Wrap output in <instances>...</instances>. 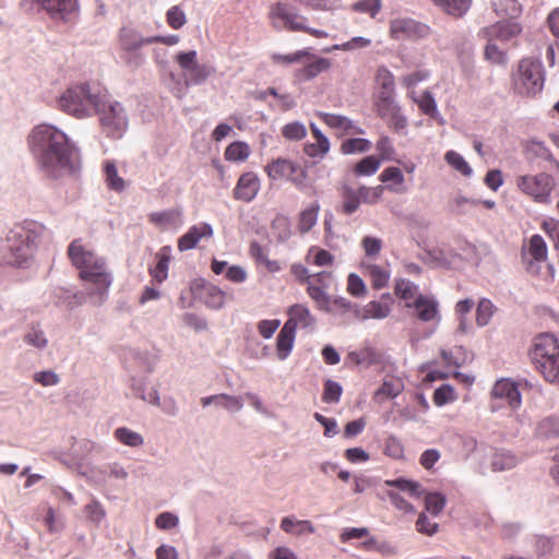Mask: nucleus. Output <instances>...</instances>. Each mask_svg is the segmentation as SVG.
I'll list each match as a JSON object with an SVG mask.
<instances>
[{
  "instance_id": "obj_63",
  "label": "nucleus",
  "mask_w": 559,
  "mask_h": 559,
  "mask_svg": "<svg viewBox=\"0 0 559 559\" xmlns=\"http://www.w3.org/2000/svg\"><path fill=\"white\" fill-rule=\"evenodd\" d=\"M454 400V389L450 384H442L433 393V402L437 406H443Z\"/></svg>"
},
{
  "instance_id": "obj_36",
  "label": "nucleus",
  "mask_w": 559,
  "mask_h": 559,
  "mask_svg": "<svg viewBox=\"0 0 559 559\" xmlns=\"http://www.w3.org/2000/svg\"><path fill=\"white\" fill-rule=\"evenodd\" d=\"M319 211L320 205L318 202L312 203L310 206L301 211L298 223L300 233H308L317 224Z\"/></svg>"
},
{
  "instance_id": "obj_42",
  "label": "nucleus",
  "mask_w": 559,
  "mask_h": 559,
  "mask_svg": "<svg viewBox=\"0 0 559 559\" xmlns=\"http://www.w3.org/2000/svg\"><path fill=\"white\" fill-rule=\"evenodd\" d=\"M381 160L374 155H369L360 159L354 167L357 177H368L377 173Z\"/></svg>"
},
{
  "instance_id": "obj_50",
  "label": "nucleus",
  "mask_w": 559,
  "mask_h": 559,
  "mask_svg": "<svg viewBox=\"0 0 559 559\" xmlns=\"http://www.w3.org/2000/svg\"><path fill=\"white\" fill-rule=\"evenodd\" d=\"M135 359L144 367L147 373H152L159 361V355L154 350H141L135 354Z\"/></svg>"
},
{
  "instance_id": "obj_33",
  "label": "nucleus",
  "mask_w": 559,
  "mask_h": 559,
  "mask_svg": "<svg viewBox=\"0 0 559 559\" xmlns=\"http://www.w3.org/2000/svg\"><path fill=\"white\" fill-rule=\"evenodd\" d=\"M535 433L540 439L559 438V417L548 416L539 420Z\"/></svg>"
},
{
  "instance_id": "obj_19",
  "label": "nucleus",
  "mask_w": 559,
  "mask_h": 559,
  "mask_svg": "<svg viewBox=\"0 0 559 559\" xmlns=\"http://www.w3.org/2000/svg\"><path fill=\"white\" fill-rule=\"evenodd\" d=\"M407 307H412L411 304L406 305ZM413 307L416 310V316L419 320L424 322L433 321L435 319H440L439 317V302L433 296H426L419 294L413 304Z\"/></svg>"
},
{
  "instance_id": "obj_29",
  "label": "nucleus",
  "mask_w": 559,
  "mask_h": 559,
  "mask_svg": "<svg viewBox=\"0 0 559 559\" xmlns=\"http://www.w3.org/2000/svg\"><path fill=\"white\" fill-rule=\"evenodd\" d=\"M295 337L296 332L292 326L284 324L276 336V350L280 360H285L289 356L294 347Z\"/></svg>"
},
{
  "instance_id": "obj_41",
  "label": "nucleus",
  "mask_w": 559,
  "mask_h": 559,
  "mask_svg": "<svg viewBox=\"0 0 559 559\" xmlns=\"http://www.w3.org/2000/svg\"><path fill=\"white\" fill-rule=\"evenodd\" d=\"M115 438L123 445L139 448L144 443V438L127 427H119L114 432Z\"/></svg>"
},
{
  "instance_id": "obj_12",
  "label": "nucleus",
  "mask_w": 559,
  "mask_h": 559,
  "mask_svg": "<svg viewBox=\"0 0 559 559\" xmlns=\"http://www.w3.org/2000/svg\"><path fill=\"white\" fill-rule=\"evenodd\" d=\"M300 64L301 67L295 70L294 78L298 82H308L326 72L331 68V60L316 56L309 50V56Z\"/></svg>"
},
{
  "instance_id": "obj_26",
  "label": "nucleus",
  "mask_w": 559,
  "mask_h": 559,
  "mask_svg": "<svg viewBox=\"0 0 559 559\" xmlns=\"http://www.w3.org/2000/svg\"><path fill=\"white\" fill-rule=\"evenodd\" d=\"M296 170L297 163L286 158L274 159L265 166V171L273 180H278L282 178H286L288 180L289 176L295 174Z\"/></svg>"
},
{
  "instance_id": "obj_35",
  "label": "nucleus",
  "mask_w": 559,
  "mask_h": 559,
  "mask_svg": "<svg viewBox=\"0 0 559 559\" xmlns=\"http://www.w3.org/2000/svg\"><path fill=\"white\" fill-rule=\"evenodd\" d=\"M433 2L448 14L461 17L468 11L472 0H433Z\"/></svg>"
},
{
  "instance_id": "obj_15",
  "label": "nucleus",
  "mask_w": 559,
  "mask_h": 559,
  "mask_svg": "<svg viewBox=\"0 0 559 559\" xmlns=\"http://www.w3.org/2000/svg\"><path fill=\"white\" fill-rule=\"evenodd\" d=\"M213 233L212 225L205 222L191 226L187 233L178 239L179 251L183 252L195 248L202 238H211Z\"/></svg>"
},
{
  "instance_id": "obj_9",
  "label": "nucleus",
  "mask_w": 559,
  "mask_h": 559,
  "mask_svg": "<svg viewBox=\"0 0 559 559\" xmlns=\"http://www.w3.org/2000/svg\"><path fill=\"white\" fill-rule=\"evenodd\" d=\"M518 189L531 197L535 202L549 204L551 202V192L555 189V178L542 171L536 175H522L515 180Z\"/></svg>"
},
{
  "instance_id": "obj_34",
  "label": "nucleus",
  "mask_w": 559,
  "mask_h": 559,
  "mask_svg": "<svg viewBox=\"0 0 559 559\" xmlns=\"http://www.w3.org/2000/svg\"><path fill=\"white\" fill-rule=\"evenodd\" d=\"M388 487H395L401 491L408 492L411 497L419 498L424 493V489L418 481L407 479L404 477H397L395 479H386L384 481Z\"/></svg>"
},
{
  "instance_id": "obj_64",
  "label": "nucleus",
  "mask_w": 559,
  "mask_h": 559,
  "mask_svg": "<svg viewBox=\"0 0 559 559\" xmlns=\"http://www.w3.org/2000/svg\"><path fill=\"white\" fill-rule=\"evenodd\" d=\"M347 290L354 297H361L366 293L362 278L356 273H350L347 278Z\"/></svg>"
},
{
  "instance_id": "obj_49",
  "label": "nucleus",
  "mask_w": 559,
  "mask_h": 559,
  "mask_svg": "<svg viewBox=\"0 0 559 559\" xmlns=\"http://www.w3.org/2000/svg\"><path fill=\"white\" fill-rule=\"evenodd\" d=\"M370 45H371V39L370 38H367V37H364V36H356V37H353L352 39H349V40H347V41H345L343 44H336L332 48L326 49L325 51H331V50H344V51L357 50V49L369 47Z\"/></svg>"
},
{
  "instance_id": "obj_55",
  "label": "nucleus",
  "mask_w": 559,
  "mask_h": 559,
  "mask_svg": "<svg viewBox=\"0 0 559 559\" xmlns=\"http://www.w3.org/2000/svg\"><path fill=\"white\" fill-rule=\"evenodd\" d=\"M368 272L374 288L380 289L388 285L390 274L381 266L371 264L368 266Z\"/></svg>"
},
{
  "instance_id": "obj_54",
  "label": "nucleus",
  "mask_w": 559,
  "mask_h": 559,
  "mask_svg": "<svg viewBox=\"0 0 559 559\" xmlns=\"http://www.w3.org/2000/svg\"><path fill=\"white\" fill-rule=\"evenodd\" d=\"M382 7L381 0H359L352 5L355 12L369 14L371 17L380 12Z\"/></svg>"
},
{
  "instance_id": "obj_27",
  "label": "nucleus",
  "mask_w": 559,
  "mask_h": 559,
  "mask_svg": "<svg viewBox=\"0 0 559 559\" xmlns=\"http://www.w3.org/2000/svg\"><path fill=\"white\" fill-rule=\"evenodd\" d=\"M321 119L325 124L334 129H341L346 132H352L354 134H364L365 131L360 127L356 126L355 122L346 116L321 112Z\"/></svg>"
},
{
  "instance_id": "obj_16",
  "label": "nucleus",
  "mask_w": 559,
  "mask_h": 559,
  "mask_svg": "<svg viewBox=\"0 0 559 559\" xmlns=\"http://www.w3.org/2000/svg\"><path fill=\"white\" fill-rule=\"evenodd\" d=\"M260 190V180L254 173L240 176L234 189V197L243 202H251Z\"/></svg>"
},
{
  "instance_id": "obj_47",
  "label": "nucleus",
  "mask_w": 559,
  "mask_h": 559,
  "mask_svg": "<svg viewBox=\"0 0 559 559\" xmlns=\"http://www.w3.org/2000/svg\"><path fill=\"white\" fill-rule=\"evenodd\" d=\"M106 181L108 187L115 191H121L124 188V181L118 176L117 167L114 162L107 160L104 166Z\"/></svg>"
},
{
  "instance_id": "obj_38",
  "label": "nucleus",
  "mask_w": 559,
  "mask_h": 559,
  "mask_svg": "<svg viewBox=\"0 0 559 559\" xmlns=\"http://www.w3.org/2000/svg\"><path fill=\"white\" fill-rule=\"evenodd\" d=\"M444 160L461 175L465 177H471L473 175V168L465 160L464 156L456 151H448L444 154Z\"/></svg>"
},
{
  "instance_id": "obj_48",
  "label": "nucleus",
  "mask_w": 559,
  "mask_h": 559,
  "mask_svg": "<svg viewBox=\"0 0 559 559\" xmlns=\"http://www.w3.org/2000/svg\"><path fill=\"white\" fill-rule=\"evenodd\" d=\"M417 103H418L420 110L426 116H429L431 118L439 117V111H438V106H437L436 99L430 92L425 91Z\"/></svg>"
},
{
  "instance_id": "obj_60",
  "label": "nucleus",
  "mask_w": 559,
  "mask_h": 559,
  "mask_svg": "<svg viewBox=\"0 0 559 559\" xmlns=\"http://www.w3.org/2000/svg\"><path fill=\"white\" fill-rule=\"evenodd\" d=\"M84 511L87 518L96 524H99L106 516L105 509L96 499H93L88 504H86Z\"/></svg>"
},
{
  "instance_id": "obj_2",
  "label": "nucleus",
  "mask_w": 559,
  "mask_h": 559,
  "mask_svg": "<svg viewBox=\"0 0 559 559\" xmlns=\"http://www.w3.org/2000/svg\"><path fill=\"white\" fill-rule=\"evenodd\" d=\"M68 254L73 265L79 269L81 278L88 285L92 302L100 305L112 283V275L108 272L104 258L86 250L79 239L69 245Z\"/></svg>"
},
{
  "instance_id": "obj_24",
  "label": "nucleus",
  "mask_w": 559,
  "mask_h": 559,
  "mask_svg": "<svg viewBox=\"0 0 559 559\" xmlns=\"http://www.w3.org/2000/svg\"><path fill=\"white\" fill-rule=\"evenodd\" d=\"M156 264L150 269L153 278L163 283L168 277L169 262L171 259V247L164 246L155 255Z\"/></svg>"
},
{
  "instance_id": "obj_20",
  "label": "nucleus",
  "mask_w": 559,
  "mask_h": 559,
  "mask_svg": "<svg viewBox=\"0 0 559 559\" xmlns=\"http://www.w3.org/2000/svg\"><path fill=\"white\" fill-rule=\"evenodd\" d=\"M528 251L531 259L527 260L525 255L523 257L524 263H526V270L532 274H537V263H540L547 259V246L544 238L540 235L532 236L530 240Z\"/></svg>"
},
{
  "instance_id": "obj_13",
  "label": "nucleus",
  "mask_w": 559,
  "mask_h": 559,
  "mask_svg": "<svg viewBox=\"0 0 559 559\" xmlns=\"http://www.w3.org/2000/svg\"><path fill=\"white\" fill-rule=\"evenodd\" d=\"M491 395L495 400H500L513 409L520 407L522 404V395L519 386L510 379L497 380L492 386Z\"/></svg>"
},
{
  "instance_id": "obj_40",
  "label": "nucleus",
  "mask_w": 559,
  "mask_h": 559,
  "mask_svg": "<svg viewBox=\"0 0 559 559\" xmlns=\"http://www.w3.org/2000/svg\"><path fill=\"white\" fill-rule=\"evenodd\" d=\"M76 295L63 287H53L49 290V301L56 306L73 308Z\"/></svg>"
},
{
  "instance_id": "obj_4",
  "label": "nucleus",
  "mask_w": 559,
  "mask_h": 559,
  "mask_svg": "<svg viewBox=\"0 0 559 559\" xmlns=\"http://www.w3.org/2000/svg\"><path fill=\"white\" fill-rule=\"evenodd\" d=\"M104 91L88 82L70 85L58 98L59 108L75 118H87L95 115Z\"/></svg>"
},
{
  "instance_id": "obj_53",
  "label": "nucleus",
  "mask_w": 559,
  "mask_h": 559,
  "mask_svg": "<svg viewBox=\"0 0 559 559\" xmlns=\"http://www.w3.org/2000/svg\"><path fill=\"white\" fill-rule=\"evenodd\" d=\"M307 56H309V48L297 50L287 55L273 53L271 58L275 63L290 64L302 62Z\"/></svg>"
},
{
  "instance_id": "obj_45",
  "label": "nucleus",
  "mask_w": 559,
  "mask_h": 559,
  "mask_svg": "<svg viewBox=\"0 0 559 559\" xmlns=\"http://www.w3.org/2000/svg\"><path fill=\"white\" fill-rule=\"evenodd\" d=\"M343 393L342 385L332 380L328 379L324 381L322 401L326 404H336L340 402Z\"/></svg>"
},
{
  "instance_id": "obj_30",
  "label": "nucleus",
  "mask_w": 559,
  "mask_h": 559,
  "mask_svg": "<svg viewBox=\"0 0 559 559\" xmlns=\"http://www.w3.org/2000/svg\"><path fill=\"white\" fill-rule=\"evenodd\" d=\"M404 390V383L401 378L386 377L382 385L376 391L374 399L382 402L385 399H394Z\"/></svg>"
},
{
  "instance_id": "obj_43",
  "label": "nucleus",
  "mask_w": 559,
  "mask_h": 559,
  "mask_svg": "<svg viewBox=\"0 0 559 559\" xmlns=\"http://www.w3.org/2000/svg\"><path fill=\"white\" fill-rule=\"evenodd\" d=\"M495 311L496 307L492 301L488 298H481L476 308L477 325L480 328L486 326L490 322Z\"/></svg>"
},
{
  "instance_id": "obj_62",
  "label": "nucleus",
  "mask_w": 559,
  "mask_h": 559,
  "mask_svg": "<svg viewBox=\"0 0 559 559\" xmlns=\"http://www.w3.org/2000/svg\"><path fill=\"white\" fill-rule=\"evenodd\" d=\"M417 288L416 285H414L409 280L406 278H400L395 282V294L404 299L409 300L414 297V292Z\"/></svg>"
},
{
  "instance_id": "obj_7",
  "label": "nucleus",
  "mask_w": 559,
  "mask_h": 559,
  "mask_svg": "<svg viewBox=\"0 0 559 559\" xmlns=\"http://www.w3.org/2000/svg\"><path fill=\"white\" fill-rule=\"evenodd\" d=\"M270 19L276 29L306 32L316 38L328 37L325 31L309 27L307 25L308 19L300 15L294 7L285 2H276L271 7Z\"/></svg>"
},
{
  "instance_id": "obj_57",
  "label": "nucleus",
  "mask_w": 559,
  "mask_h": 559,
  "mask_svg": "<svg viewBox=\"0 0 559 559\" xmlns=\"http://www.w3.org/2000/svg\"><path fill=\"white\" fill-rule=\"evenodd\" d=\"M485 57L488 61L496 64L507 63V56L504 51L501 50L495 43H492V38H490L486 45Z\"/></svg>"
},
{
  "instance_id": "obj_31",
  "label": "nucleus",
  "mask_w": 559,
  "mask_h": 559,
  "mask_svg": "<svg viewBox=\"0 0 559 559\" xmlns=\"http://www.w3.org/2000/svg\"><path fill=\"white\" fill-rule=\"evenodd\" d=\"M23 342L38 350L48 346V337L39 323H32L23 335Z\"/></svg>"
},
{
  "instance_id": "obj_8",
  "label": "nucleus",
  "mask_w": 559,
  "mask_h": 559,
  "mask_svg": "<svg viewBox=\"0 0 559 559\" xmlns=\"http://www.w3.org/2000/svg\"><path fill=\"white\" fill-rule=\"evenodd\" d=\"M99 103L95 115L99 117L103 131L108 136L120 139L128 127V118L123 106L119 102H110L106 91L102 93Z\"/></svg>"
},
{
  "instance_id": "obj_1",
  "label": "nucleus",
  "mask_w": 559,
  "mask_h": 559,
  "mask_svg": "<svg viewBox=\"0 0 559 559\" xmlns=\"http://www.w3.org/2000/svg\"><path fill=\"white\" fill-rule=\"evenodd\" d=\"M29 152L39 173L52 181L74 178L81 170V156L69 136L49 123L35 126L27 136Z\"/></svg>"
},
{
  "instance_id": "obj_23",
  "label": "nucleus",
  "mask_w": 559,
  "mask_h": 559,
  "mask_svg": "<svg viewBox=\"0 0 559 559\" xmlns=\"http://www.w3.org/2000/svg\"><path fill=\"white\" fill-rule=\"evenodd\" d=\"M393 304L392 296L386 293L383 294L380 298V300H371L369 301L362 310L361 318L364 320L367 319H384L386 318L391 312V306Z\"/></svg>"
},
{
  "instance_id": "obj_46",
  "label": "nucleus",
  "mask_w": 559,
  "mask_h": 559,
  "mask_svg": "<svg viewBox=\"0 0 559 559\" xmlns=\"http://www.w3.org/2000/svg\"><path fill=\"white\" fill-rule=\"evenodd\" d=\"M250 148L245 142H234L225 151V158L230 162H243L248 158Z\"/></svg>"
},
{
  "instance_id": "obj_58",
  "label": "nucleus",
  "mask_w": 559,
  "mask_h": 559,
  "mask_svg": "<svg viewBox=\"0 0 559 559\" xmlns=\"http://www.w3.org/2000/svg\"><path fill=\"white\" fill-rule=\"evenodd\" d=\"M166 19L168 25L174 29L181 28L187 22L183 10L178 5H174L167 11Z\"/></svg>"
},
{
  "instance_id": "obj_37",
  "label": "nucleus",
  "mask_w": 559,
  "mask_h": 559,
  "mask_svg": "<svg viewBox=\"0 0 559 559\" xmlns=\"http://www.w3.org/2000/svg\"><path fill=\"white\" fill-rule=\"evenodd\" d=\"M425 510L433 516L439 515L445 507L447 498L439 491L426 492L424 490Z\"/></svg>"
},
{
  "instance_id": "obj_22",
  "label": "nucleus",
  "mask_w": 559,
  "mask_h": 559,
  "mask_svg": "<svg viewBox=\"0 0 559 559\" xmlns=\"http://www.w3.org/2000/svg\"><path fill=\"white\" fill-rule=\"evenodd\" d=\"M316 323L314 317L311 314L308 307L296 304L288 309V320L284 323L290 325L296 332L299 329L312 328Z\"/></svg>"
},
{
  "instance_id": "obj_10",
  "label": "nucleus",
  "mask_w": 559,
  "mask_h": 559,
  "mask_svg": "<svg viewBox=\"0 0 559 559\" xmlns=\"http://www.w3.org/2000/svg\"><path fill=\"white\" fill-rule=\"evenodd\" d=\"M195 50L181 51L176 56V61L185 72V85H200L204 83L214 72L215 68L210 64H201L197 60Z\"/></svg>"
},
{
  "instance_id": "obj_25",
  "label": "nucleus",
  "mask_w": 559,
  "mask_h": 559,
  "mask_svg": "<svg viewBox=\"0 0 559 559\" xmlns=\"http://www.w3.org/2000/svg\"><path fill=\"white\" fill-rule=\"evenodd\" d=\"M492 39L508 41L521 33V26L513 21H500L487 28Z\"/></svg>"
},
{
  "instance_id": "obj_5",
  "label": "nucleus",
  "mask_w": 559,
  "mask_h": 559,
  "mask_svg": "<svg viewBox=\"0 0 559 559\" xmlns=\"http://www.w3.org/2000/svg\"><path fill=\"white\" fill-rule=\"evenodd\" d=\"M530 356L547 381L559 382V344L554 335L545 334L536 338Z\"/></svg>"
},
{
  "instance_id": "obj_11",
  "label": "nucleus",
  "mask_w": 559,
  "mask_h": 559,
  "mask_svg": "<svg viewBox=\"0 0 559 559\" xmlns=\"http://www.w3.org/2000/svg\"><path fill=\"white\" fill-rule=\"evenodd\" d=\"M428 27L411 17H397L390 23V34L395 40L415 39L427 35Z\"/></svg>"
},
{
  "instance_id": "obj_39",
  "label": "nucleus",
  "mask_w": 559,
  "mask_h": 559,
  "mask_svg": "<svg viewBox=\"0 0 559 559\" xmlns=\"http://www.w3.org/2000/svg\"><path fill=\"white\" fill-rule=\"evenodd\" d=\"M371 148V142L364 138H352L342 142L340 152L343 155L366 153Z\"/></svg>"
},
{
  "instance_id": "obj_51",
  "label": "nucleus",
  "mask_w": 559,
  "mask_h": 559,
  "mask_svg": "<svg viewBox=\"0 0 559 559\" xmlns=\"http://www.w3.org/2000/svg\"><path fill=\"white\" fill-rule=\"evenodd\" d=\"M326 287L316 285L313 282H308L307 292L309 296L317 302L320 309L328 307L330 297L325 292Z\"/></svg>"
},
{
  "instance_id": "obj_6",
  "label": "nucleus",
  "mask_w": 559,
  "mask_h": 559,
  "mask_svg": "<svg viewBox=\"0 0 559 559\" xmlns=\"http://www.w3.org/2000/svg\"><path fill=\"white\" fill-rule=\"evenodd\" d=\"M545 72L542 61L525 58L520 61L513 75V90L521 96H535L542 92Z\"/></svg>"
},
{
  "instance_id": "obj_18",
  "label": "nucleus",
  "mask_w": 559,
  "mask_h": 559,
  "mask_svg": "<svg viewBox=\"0 0 559 559\" xmlns=\"http://www.w3.org/2000/svg\"><path fill=\"white\" fill-rule=\"evenodd\" d=\"M150 222L164 230L179 229L183 224V215L179 209H168L152 212L148 215Z\"/></svg>"
},
{
  "instance_id": "obj_3",
  "label": "nucleus",
  "mask_w": 559,
  "mask_h": 559,
  "mask_svg": "<svg viewBox=\"0 0 559 559\" xmlns=\"http://www.w3.org/2000/svg\"><path fill=\"white\" fill-rule=\"evenodd\" d=\"M44 233L45 226L36 221L15 224L5 237V263L15 267H28Z\"/></svg>"
},
{
  "instance_id": "obj_61",
  "label": "nucleus",
  "mask_w": 559,
  "mask_h": 559,
  "mask_svg": "<svg viewBox=\"0 0 559 559\" xmlns=\"http://www.w3.org/2000/svg\"><path fill=\"white\" fill-rule=\"evenodd\" d=\"M283 135L288 140H301L306 136L307 131L305 126L301 122L295 121L292 123H287L283 127L282 130Z\"/></svg>"
},
{
  "instance_id": "obj_52",
  "label": "nucleus",
  "mask_w": 559,
  "mask_h": 559,
  "mask_svg": "<svg viewBox=\"0 0 559 559\" xmlns=\"http://www.w3.org/2000/svg\"><path fill=\"white\" fill-rule=\"evenodd\" d=\"M354 308H357L355 304L346 299L345 297H335L333 299L330 298L328 307H325V311L330 313H346Z\"/></svg>"
},
{
  "instance_id": "obj_44",
  "label": "nucleus",
  "mask_w": 559,
  "mask_h": 559,
  "mask_svg": "<svg viewBox=\"0 0 559 559\" xmlns=\"http://www.w3.org/2000/svg\"><path fill=\"white\" fill-rule=\"evenodd\" d=\"M204 302L212 309H221L225 304V293L217 286L209 285L204 288Z\"/></svg>"
},
{
  "instance_id": "obj_32",
  "label": "nucleus",
  "mask_w": 559,
  "mask_h": 559,
  "mask_svg": "<svg viewBox=\"0 0 559 559\" xmlns=\"http://www.w3.org/2000/svg\"><path fill=\"white\" fill-rule=\"evenodd\" d=\"M516 464V456L511 451L504 449L496 450L491 459V467L495 472L512 469Z\"/></svg>"
},
{
  "instance_id": "obj_59",
  "label": "nucleus",
  "mask_w": 559,
  "mask_h": 559,
  "mask_svg": "<svg viewBox=\"0 0 559 559\" xmlns=\"http://www.w3.org/2000/svg\"><path fill=\"white\" fill-rule=\"evenodd\" d=\"M344 199L343 212L345 214L350 215L359 209L361 202L359 201V195H357L354 189L345 188Z\"/></svg>"
},
{
  "instance_id": "obj_28",
  "label": "nucleus",
  "mask_w": 559,
  "mask_h": 559,
  "mask_svg": "<svg viewBox=\"0 0 559 559\" xmlns=\"http://www.w3.org/2000/svg\"><path fill=\"white\" fill-rule=\"evenodd\" d=\"M120 43L126 51H134L144 45L152 44L151 36L144 37L138 31L123 27L120 31Z\"/></svg>"
},
{
  "instance_id": "obj_14",
  "label": "nucleus",
  "mask_w": 559,
  "mask_h": 559,
  "mask_svg": "<svg viewBox=\"0 0 559 559\" xmlns=\"http://www.w3.org/2000/svg\"><path fill=\"white\" fill-rule=\"evenodd\" d=\"M41 8L55 20L71 21L79 12L78 0H45Z\"/></svg>"
},
{
  "instance_id": "obj_21",
  "label": "nucleus",
  "mask_w": 559,
  "mask_h": 559,
  "mask_svg": "<svg viewBox=\"0 0 559 559\" xmlns=\"http://www.w3.org/2000/svg\"><path fill=\"white\" fill-rule=\"evenodd\" d=\"M526 158L530 162H547L550 165L559 168V162L554 157L551 151L546 144L536 139L528 140L524 145Z\"/></svg>"
},
{
  "instance_id": "obj_56",
  "label": "nucleus",
  "mask_w": 559,
  "mask_h": 559,
  "mask_svg": "<svg viewBox=\"0 0 559 559\" xmlns=\"http://www.w3.org/2000/svg\"><path fill=\"white\" fill-rule=\"evenodd\" d=\"M384 454L395 460H400L404 456V447L396 436L391 435L386 438Z\"/></svg>"
},
{
  "instance_id": "obj_17",
  "label": "nucleus",
  "mask_w": 559,
  "mask_h": 559,
  "mask_svg": "<svg viewBox=\"0 0 559 559\" xmlns=\"http://www.w3.org/2000/svg\"><path fill=\"white\" fill-rule=\"evenodd\" d=\"M419 258L425 264L431 267L450 269L454 264L455 259L459 258V254L453 253L451 250L436 247L426 249Z\"/></svg>"
}]
</instances>
